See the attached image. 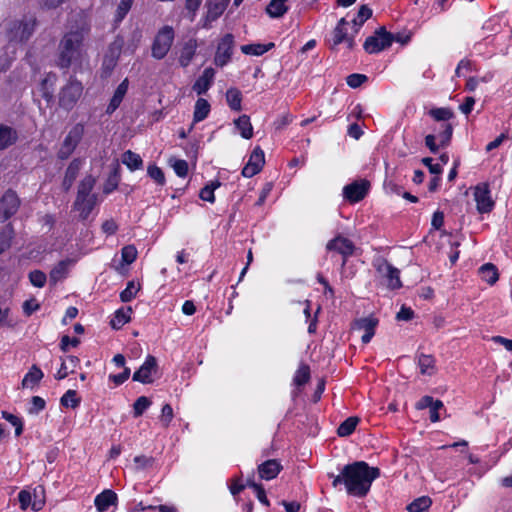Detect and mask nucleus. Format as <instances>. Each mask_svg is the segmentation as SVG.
<instances>
[{
	"mask_svg": "<svg viewBox=\"0 0 512 512\" xmlns=\"http://www.w3.org/2000/svg\"><path fill=\"white\" fill-rule=\"evenodd\" d=\"M388 38L390 37L391 38V44L393 42H397V43H400L401 45H406L408 44L410 41H411V38H412V33L411 32H397V33H391L389 31H387V35H386Z\"/></svg>",
	"mask_w": 512,
	"mask_h": 512,
	"instance_id": "69168bd1",
	"label": "nucleus"
},
{
	"mask_svg": "<svg viewBox=\"0 0 512 512\" xmlns=\"http://www.w3.org/2000/svg\"><path fill=\"white\" fill-rule=\"evenodd\" d=\"M96 183V179L91 175H86L79 183L76 199L77 205L84 201V198L91 197V194Z\"/></svg>",
	"mask_w": 512,
	"mask_h": 512,
	"instance_id": "a878e982",
	"label": "nucleus"
},
{
	"mask_svg": "<svg viewBox=\"0 0 512 512\" xmlns=\"http://www.w3.org/2000/svg\"><path fill=\"white\" fill-rule=\"evenodd\" d=\"M311 378L310 367L306 363H301L293 376V383L297 387H302L309 382Z\"/></svg>",
	"mask_w": 512,
	"mask_h": 512,
	"instance_id": "79ce46f5",
	"label": "nucleus"
},
{
	"mask_svg": "<svg viewBox=\"0 0 512 512\" xmlns=\"http://www.w3.org/2000/svg\"><path fill=\"white\" fill-rule=\"evenodd\" d=\"M432 504V500L428 496H421L413 500L408 506L409 512H423L427 510Z\"/></svg>",
	"mask_w": 512,
	"mask_h": 512,
	"instance_id": "8fccbe9b",
	"label": "nucleus"
},
{
	"mask_svg": "<svg viewBox=\"0 0 512 512\" xmlns=\"http://www.w3.org/2000/svg\"><path fill=\"white\" fill-rule=\"evenodd\" d=\"M359 422H360V418L357 416L348 417L338 426L337 435L339 437L350 436L355 431Z\"/></svg>",
	"mask_w": 512,
	"mask_h": 512,
	"instance_id": "ea45409f",
	"label": "nucleus"
},
{
	"mask_svg": "<svg viewBox=\"0 0 512 512\" xmlns=\"http://www.w3.org/2000/svg\"><path fill=\"white\" fill-rule=\"evenodd\" d=\"M234 47H235V39H234L233 34L226 33L218 41L215 56H214V64L217 67H221V68L226 66L231 61Z\"/></svg>",
	"mask_w": 512,
	"mask_h": 512,
	"instance_id": "6e6552de",
	"label": "nucleus"
},
{
	"mask_svg": "<svg viewBox=\"0 0 512 512\" xmlns=\"http://www.w3.org/2000/svg\"><path fill=\"white\" fill-rule=\"evenodd\" d=\"M117 501V494L111 489H106L95 497L94 504L99 512H107L110 506L116 505Z\"/></svg>",
	"mask_w": 512,
	"mask_h": 512,
	"instance_id": "b1692460",
	"label": "nucleus"
},
{
	"mask_svg": "<svg viewBox=\"0 0 512 512\" xmlns=\"http://www.w3.org/2000/svg\"><path fill=\"white\" fill-rule=\"evenodd\" d=\"M373 267L381 276L385 275L392 269L393 265L385 258H377L373 261Z\"/></svg>",
	"mask_w": 512,
	"mask_h": 512,
	"instance_id": "e2e57ef3",
	"label": "nucleus"
},
{
	"mask_svg": "<svg viewBox=\"0 0 512 512\" xmlns=\"http://www.w3.org/2000/svg\"><path fill=\"white\" fill-rule=\"evenodd\" d=\"M155 459L152 456L138 455L134 457V463L138 470L151 468L154 465Z\"/></svg>",
	"mask_w": 512,
	"mask_h": 512,
	"instance_id": "0e129e2a",
	"label": "nucleus"
},
{
	"mask_svg": "<svg viewBox=\"0 0 512 512\" xmlns=\"http://www.w3.org/2000/svg\"><path fill=\"white\" fill-rule=\"evenodd\" d=\"M21 201L17 193L8 189L0 198V222H5L19 210Z\"/></svg>",
	"mask_w": 512,
	"mask_h": 512,
	"instance_id": "9d476101",
	"label": "nucleus"
},
{
	"mask_svg": "<svg viewBox=\"0 0 512 512\" xmlns=\"http://www.w3.org/2000/svg\"><path fill=\"white\" fill-rule=\"evenodd\" d=\"M137 249L134 245H126L121 249V261L123 264L130 265L137 259Z\"/></svg>",
	"mask_w": 512,
	"mask_h": 512,
	"instance_id": "5fc2aeb1",
	"label": "nucleus"
},
{
	"mask_svg": "<svg viewBox=\"0 0 512 512\" xmlns=\"http://www.w3.org/2000/svg\"><path fill=\"white\" fill-rule=\"evenodd\" d=\"M44 374L42 370L37 366L33 365L29 371L25 374L23 380H22V386L23 387H34L35 385H38L39 382L42 380Z\"/></svg>",
	"mask_w": 512,
	"mask_h": 512,
	"instance_id": "58836bf2",
	"label": "nucleus"
},
{
	"mask_svg": "<svg viewBox=\"0 0 512 512\" xmlns=\"http://www.w3.org/2000/svg\"><path fill=\"white\" fill-rule=\"evenodd\" d=\"M428 115L435 121L445 123H448V121L454 117L453 111L448 107L432 108L429 110Z\"/></svg>",
	"mask_w": 512,
	"mask_h": 512,
	"instance_id": "a18cd8bd",
	"label": "nucleus"
},
{
	"mask_svg": "<svg viewBox=\"0 0 512 512\" xmlns=\"http://www.w3.org/2000/svg\"><path fill=\"white\" fill-rule=\"evenodd\" d=\"M442 130L438 134L441 147H446L450 144L453 135V126L451 123H444L441 125Z\"/></svg>",
	"mask_w": 512,
	"mask_h": 512,
	"instance_id": "6e6d98bb",
	"label": "nucleus"
},
{
	"mask_svg": "<svg viewBox=\"0 0 512 512\" xmlns=\"http://www.w3.org/2000/svg\"><path fill=\"white\" fill-rule=\"evenodd\" d=\"M147 175L158 185L164 186L166 184V178L163 170L155 163H151L147 167Z\"/></svg>",
	"mask_w": 512,
	"mask_h": 512,
	"instance_id": "09e8293b",
	"label": "nucleus"
},
{
	"mask_svg": "<svg viewBox=\"0 0 512 512\" xmlns=\"http://www.w3.org/2000/svg\"><path fill=\"white\" fill-rule=\"evenodd\" d=\"M387 30L384 26L377 28L373 35L367 37L363 49L368 54H377L391 46V38L387 37Z\"/></svg>",
	"mask_w": 512,
	"mask_h": 512,
	"instance_id": "0eeeda50",
	"label": "nucleus"
},
{
	"mask_svg": "<svg viewBox=\"0 0 512 512\" xmlns=\"http://www.w3.org/2000/svg\"><path fill=\"white\" fill-rule=\"evenodd\" d=\"M221 186V183L220 181L218 180H215V181H211L209 184L205 185L201 190H200V193H199V197L200 199H202L203 201H207V202H210V203H214L215 202V195H214V191Z\"/></svg>",
	"mask_w": 512,
	"mask_h": 512,
	"instance_id": "de8ad7c7",
	"label": "nucleus"
},
{
	"mask_svg": "<svg viewBox=\"0 0 512 512\" xmlns=\"http://www.w3.org/2000/svg\"><path fill=\"white\" fill-rule=\"evenodd\" d=\"M15 237V230L12 223L6 224L0 230V255L6 252L12 245Z\"/></svg>",
	"mask_w": 512,
	"mask_h": 512,
	"instance_id": "7c9ffc66",
	"label": "nucleus"
},
{
	"mask_svg": "<svg viewBox=\"0 0 512 512\" xmlns=\"http://www.w3.org/2000/svg\"><path fill=\"white\" fill-rule=\"evenodd\" d=\"M2 418L15 427V436L19 437L23 433L24 424L20 417L8 412L2 411Z\"/></svg>",
	"mask_w": 512,
	"mask_h": 512,
	"instance_id": "603ef678",
	"label": "nucleus"
},
{
	"mask_svg": "<svg viewBox=\"0 0 512 512\" xmlns=\"http://www.w3.org/2000/svg\"><path fill=\"white\" fill-rule=\"evenodd\" d=\"M82 166V160L80 158H74L68 165L65 171V175L62 181V189L65 192H68L73 186L74 181L76 180L79 171Z\"/></svg>",
	"mask_w": 512,
	"mask_h": 512,
	"instance_id": "5701e85b",
	"label": "nucleus"
},
{
	"mask_svg": "<svg viewBox=\"0 0 512 512\" xmlns=\"http://www.w3.org/2000/svg\"><path fill=\"white\" fill-rule=\"evenodd\" d=\"M474 200L480 214L490 213L495 206L488 183H479L474 188Z\"/></svg>",
	"mask_w": 512,
	"mask_h": 512,
	"instance_id": "9b49d317",
	"label": "nucleus"
},
{
	"mask_svg": "<svg viewBox=\"0 0 512 512\" xmlns=\"http://www.w3.org/2000/svg\"><path fill=\"white\" fill-rule=\"evenodd\" d=\"M481 279L489 285L495 284L499 279L497 267L492 263H485L479 268Z\"/></svg>",
	"mask_w": 512,
	"mask_h": 512,
	"instance_id": "473e14b6",
	"label": "nucleus"
},
{
	"mask_svg": "<svg viewBox=\"0 0 512 512\" xmlns=\"http://www.w3.org/2000/svg\"><path fill=\"white\" fill-rule=\"evenodd\" d=\"M215 71L213 68H205L202 74L194 82L192 89L197 95L205 94L211 87Z\"/></svg>",
	"mask_w": 512,
	"mask_h": 512,
	"instance_id": "4be33fe9",
	"label": "nucleus"
},
{
	"mask_svg": "<svg viewBox=\"0 0 512 512\" xmlns=\"http://www.w3.org/2000/svg\"><path fill=\"white\" fill-rule=\"evenodd\" d=\"M197 47V41L194 38H191L184 43L179 56V64L181 67L186 68L190 65L196 54Z\"/></svg>",
	"mask_w": 512,
	"mask_h": 512,
	"instance_id": "393cba45",
	"label": "nucleus"
},
{
	"mask_svg": "<svg viewBox=\"0 0 512 512\" xmlns=\"http://www.w3.org/2000/svg\"><path fill=\"white\" fill-rule=\"evenodd\" d=\"M157 368V359L152 355H148L144 363L133 373L132 380L142 384H151L154 382L152 375L156 373Z\"/></svg>",
	"mask_w": 512,
	"mask_h": 512,
	"instance_id": "dca6fc26",
	"label": "nucleus"
},
{
	"mask_svg": "<svg viewBox=\"0 0 512 512\" xmlns=\"http://www.w3.org/2000/svg\"><path fill=\"white\" fill-rule=\"evenodd\" d=\"M415 408L417 410H424L426 408H429V419L431 422L435 423L440 420L439 411L441 409H444V404L440 399H434L432 396L425 395L419 399V401L415 405Z\"/></svg>",
	"mask_w": 512,
	"mask_h": 512,
	"instance_id": "f3484780",
	"label": "nucleus"
},
{
	"mask_svg": "<svg viewBox=\"0 0 512 512\" xmlns=\"http://www.w3.org/2000/svg\"><path fill=\"white\" fill-rule=\"evenodd\" d=\"M96 202L97 195H92L91 197L84 198V201L79 205H77V200H75L73 204V209L79 212V217L81 220H86L93 211Z\"/></svg>",
	"mask_w": 512,
	"mask_h": 512,
	"instance_id": "bb28decb",
	"label": "nucleus"
},
{
	"mask_svg": "<svg viewBox=\"0 0 512 512\" xmlns=\"http://www.w3.org/2000/svg\"><path fill=\"white\" fill-rule=\"evenodd\" d=\"M75 260L71 258H66L64 260L59 261L50 271L49 278L50 282L55 285L59 281L65 279L69 274L70 266L75 264Z\"/></svg>",
	"mask_w": 512,
	"mask_h": 512,
	"instance_id": "412c9836",
	"label": "nucleus"
},
{
	"mask_svg": "<svg viewBox=\"0 0 512 512\" xmlns=\"http://www.w3.org/2000/svg\"><path fill=\"white\" fill-rule=\"evenodd\" d=\"M17 139L18 135L16 130L3 124L0 125V151L14 144Z\"/></svg>",
	"mask_w": 512,
	"mask_h": 512,
	"instance_id": "c756f323",
	"label": "nucleus"
},
{
	"mask_svg": "<svg viewBox=\"0 0 512 512\" xmlns=\"http://www.w3.org/2000/svg\"><path fill=\"white\" fill-rule=\"evenodd\" d=\"M372 16V9L368 5H361L352 23L356 28L355 32Z\"/></svg>",
	"mask_w": 512,
	"mask_h": 512,
	"instance_id": "49530a36",
	"label": "nucleus"
},
{
	"mask_svg": "<svg viewBox=\"0 0 512 512\" xmlns=\"http://www.w3.org/2000/svg\"><path fill=\"white\" fill-rule=\"evenodd\" d=\"M385 278L388 280L389 288L394 290L402 287L400 271L396 267L393 266L392 269L385 275Z\"/></svg>",
	"mask_w": 512,
	"mask_h": 512,
	"instance_id": "13d9d810",
	"label": "nucleus"
},
{
	"mask_svg": "<svg viewBox=\"0 0 512 512\" xmlns=\"http://www.w3.org/2000/svg\"><path fill=\"white\" fill-rule=\"evenodd\" d=\"M28 278H29L30 283L34 287H37V288L44 287L47 282L46 274L43 271L38 270V269L29 272Z\"/></svg>",
	"mask_w": 512,
	"mask_h": 512,
	"instance_id": "4d7b16f0",
	"label": "nucleus"
},
{
	"mask_svg": "<svg viewBox=\"0 0 512 512\" xmlns=\"http://www.w3.org/2000/svg\"><path fill=\"white\" fill-rule=\"evenodd\" d=\"M122 163L126 165L130 171H135L143 167L141 156L131 150H127L123 153Z\"/></svg>",
	"mask_w": 512,
	"mask_h": 512,
	"instance_id": "4c0bfd02",
	"label": "nucleus"
},
{
	"mask_svg": "<svg viewBox=\"0 0 512 512\" xmlns=\"http://www.w3.org/2000/svg\"><path fill=\"white\" fill-rule=\"evenodd\" d=\"M378 324L379 319L374 315H369L367 317L355 319L352 323V329L363 331L361 341L363 344H368L374 337Z\"/></svg>",
	"mask_w": 512,
	"mask_h": 512,
	"instance_id": "ddd939ff",
	"label": "nucleus"
},
{
	"mask_svg": "<svg viewBox=\"0 0 512 512\" xmlns=\"http://www.w3.org/2000/svg\"><path fill=\"white\" fill-rule=\"evenodd\" d=\"M174 417L173 408L170 404L163 405L161 409L160 422L163 427L167 428Z\"/></svg>",
	"mask_w": 512,
	"mask_h": 512,
	"instance_id": "338daca9",
	"label": "nucleus"
},
{
	"mask_svg": "<svg viewBox=\"0 0 512 512\" xmlns=\"http://www.w3.org/2000/svg\"><path fill=\"white\" fill-rule=\"evenodd\" d=\"M229 2L230 0H206V13L202 19V27L210 29L211 24L224 13Z\"/></svg>",
	"mask_w": 512,
	"mask_h": 512,
	"instance_id": "2eb2a0df",
	"label": "nucleus"
},
{
	"mask_svg": "<svg viewBox=\"0 0 512 512\" xmlns=\"http://www.w3.org/2000/svg\"><path fill=\"white\" fill-rule=\"evenodd\" d=\"M83 93V85L77 79L71 77L69 81L61 88L58 95L59 106L71 111L81 98Z\"/></svg>",
	"mask_w": 512,
	"mask_h": 512,
	"instance_id": "39448f33",
	"label": "nucleus"
},
{
	"mask_svg": "<svg viewBox=\"0 0 512 512\" xmlns=\"http://www.w3.org/2000/svg\"><path fill=\"white\" fill-rule=\"evenodd\" d=\"M37 20L32 15H25L21 19L11 20L7 24L6 38L9 44L25 43L35 31Z\"/></svg>",
	"mask_w": 512,
	"mask_h": 512,
	"instance_id": "7ed1b4c3",
	"label": "nucleus"
},
{
	"mask_svg": "<svg viewBox=\"0 0 512 512\" xmlns=\"http://www.w3.org/2000/svg\"><path fill=\"white\" fill-rule=\"evenodd\" d=\"M211 111V105L210 103L204 99L199 97L194 106V112H193V123H198L203 120H205L209 113Z\"/></svg>",
	"mask_w": 512,
	"mask_h": 512,
	"instance_id": "c85d7f7f",
	"label": "nucleus"
},
{
	"mask_svg": "<svg viewBox=\"0 0 512 512\" xmlns=\"http://www.w3.org/2000/svg\"><path fill=\"white\" fill-rule=\"evenodd\" d=\"M242 99V93L238 88L230 87L226 91V101L232 111L239 112L242 110Z\"/></svg>",
	"mask_w": 512,
	"mask_h": 512,
	"instance_id": "72a5a7b5",
	"label": "nucleus"
},
{
	"mask_svg": "<svg viewBox=\"0 0 512 512\" xmlns=\"http://www.w3.org/2000/svg\"><path fill=\"white\" fill-rule=\"evenodd\" d=\"M347 25H348V22L346 21L345 18H341L338 21L336 27L332 31V38H331L332 48L338 46L339 44H341L342 42L345 41V39L347 37Z\"/></svg>",
	"mask_w": 512,
	"mask_h": 512,
	"instance_id": "e433bc0d",
	"label": "nucleus"
},
{
	"mask_svg": "<svg viewBox=\"0 0 512 512\" xmlns=\"http://www.w3.org/2000/svg\"><path fill=\"white\" fill-rule=\"evenodd\" d=\"M283 470V466L278 459H268L258 465L257 471L260 479L273 480Z\"/></svg>",
	"mask_w": 512,
	"mask_h": 512,
	"instance_id": "a211bd4d",
	"label": "nucleus"
},
{
	"mask_svg": "<svg viewBox=\"0 0 512 512\" xmlns=\"http://www.w3.org/2000/svg\"><path fill=\"white\" fill-rule=\"evenodd\" d=\"M81 404V398L77 396V391L67 390L60 398V405L66 408L76 409Z\"/></svg>",
	"mask_w": 512,
	"mask_h": 512,
	"instance_id": "c03bdc74",
	"label": "nucleus"
},
{
	"mask_svg": "<svg viewBox=\"0 0 512 512\" xmlns=\"http://www.w3.org/2000/svg\"><path fill=\"white\" fill-rule=\"evenodd\" d=\"M57 80L58 77L56 73L49 72L40 82L39 91L41 93V96L43 97V99H45L48 105L54 101V90Z\"/></svg>",
	"mask_w": 512,
	"mask_h": 512,
	"instance_id": "6ab92c4d",
	"label": "nucleus"
},
{
	"mask_svg": "<svg viewBox=\"0 0 512 512\" xmlns=\"http://www.w3.org/2000/svg\"><path fill=\"white\" fill-rule=\"evenodd\" d=\"M265 164V154L260 146H256L241 171V175L245 178H251L261 172Z\"/></svg>",
	"mask_w": 512,
	"mask_h": 512,
	"instance_id": "4468645a",
	"label": "nucleus"
},
{
	"mask_svg": "<svg viewBox=\"0 0 512 512\" xmlns=\"http://www.w3.org/2000/svg\"><path fill=\"white\" fill-rule=\"evenodd\" d=\"M370 189V182L367 179L353 181L344 186L343 196L351 204L358 203L363 200Z\"/></svg>",
	"mask_w": 512,
	"mask_h": 512,
	"instance_id": "f8f14e48",
	"label": "nucleus"
},
{
	"mask_svg": "<svg viewBox=\"0 0 512 512\" xmlns=\"http://www.w3.org/2000/svg\"><path fill=\"white\" fill-rule=\"evenodd\" d=\"M287 10L286 0H271L266 6V13L271 18H280Z\"/></svg>",
	"mask_w": 512,
	"mask_h": 512,
	"instance_id": "a19ab883",
	"label": "nucleus"
},
{
	"mask_svg": "<svg viewBox=\"0 0 512 512\" xmlns=\"http://www.w3.org/2000/svg\"><path fill=\"white\" fill-rule=\"evenodd\" d=\"M175 32L172 26L165 25L156 33L152 46L151 55L157 60H162L170 51L174 42Z\"/></svg>",
	"mask_w": 512,
	"mask_h": 512,
	"instance_id": "20e7f679",
	"label": "nucleus"
},
{
	"mask_svg": "<svg viewBox=\"0 0 512 512\" xmlns=\"http://www.w3.org/2000/svg\"><path fill=\"white\" fill-rule=\"evenodd\" d=\"M326 249L340 254L342 257L341 266L344 267L349 257L354 255L356 246L349 238L337 235L327 242Z\"/></svg>",
	"mask_w": 512,
	"mask_h": 512,
	"instance_id": "1a4fd4ad",
	"label": "nucleus"
},
{
	"mask_svg": "<svg viewBox=\"0 0 512 512\" xmlns=\"http://www.w3.org/2000/svg\"><path fill=\"white\" fill-rule=\"evenodd\" d=\"M274 47H275V44L273 42H269L267 44L252 43V44L242 45L241 51L245 55L261 56V55L265 54L266 52L270 51Z\"/></svg>",
	"mask_w": 512,
	"mask_h": 512,
	"instance_id": "2f4dec72",
	"label": "nucleus"
},
{
	"mask_svg": "<svg viewBox=\"0 0 512 512\" xmlns=\"http://www.w3.org/2000/svg\"><path fill=\"white\" fill-rule=\"evenodd\" d=\"M80 344V339L77 337H70L68 335H63L61 337L59 348L63 353H67L69 351V347L76 348Z\"/></svg>",
	"mask_w": 512,
	"mask_h": 512,
	"instance_id": "680f3d73",
	"label": "nucleus"
},
{
	"mask_svg": "<svg viewBox=\"0 0 512 512\" xmlns=\"http://www.w3.org/2000/svg\"><path fill=\"white\" fill-rule=\"evenodd\" d=\"M90 25L83 22L67 31L59 41L56 65L60 69H69L71 65L82 58L84 41L90 33Z\"/></svg>",
	"mask_w": 512,
	"mask_h": 512,
	"instance_id": "f03ea898",
	"label": "nucleus"
},
{
	"mask_svg": "<svg viewBox=\"0 0 512 512\" xmlns=\"http://www.w3.org/2000/svg\"><path fill=\"white\" fill-rule=\"evenodd\" d=\"M132 309L131 307H121L117 309L114 313L113 318L110 320V325L113 329L119 330L121 329L126 323L130 322Z\"/></svg>",
	"mask_w": 512,
	"mask_h": 512,
	"instance_id": "cd10ccee",
	"label": "nucleus"
},
{
	"mask_svg": "<svg viewBox=\"0 0 512 512\" xmlns=\"http://www.w3.org/2000/svg\"><path fill=\"white\" fill-rule=\"evenodd\" d=\"M133 1L134 0H120L114 16L115 23L118 24L124 20L133 5Z\"/></svg>",
	"mask_w": 512,
	"mask_h": 512,
	"instance_id": "3c124183",
	"label": "nucleus"
},
{
	"mask_svg": "<svg viewBox=\"0 0 512 512\" xmlns=\"http://www.w3.org/2000/svg\"><path fill=\"white\" fill-rule=\"evenodd\" d=\"M234 124L236 128L240 131V135L244 139H251L253 137V126L250 121V117L246 114L239 116Z\"/></svg>",
	"mask_w": 512,
	"mask_h": 512,
	"instance_id": "f704fd0d",
	"label": "nucleus"
},
{
	"mask_svg": "<svg viewBox=\"0 0 512 512\" xmlns=\"http://www.w3.org/2000/svg\"><path fill=\"white\" fill-rule=\"evenodd\" d=\"M368 80V77L364 74L353 73L347 76L346 83L351 88H358L364 82Z\"/></svg>",
	"mask_w": 512,
	"mask_h": 512,
	"instance_id": "774afa93",
	"label": "nucleus"
},
{
	"mask_svg": "<svg viewBox=\"0 0 512 512\" xmlns=\"http://www.w3.org/2000/svg\"><path fill=\"white\" fill-rule=\"evenodd\" d=\"M151 400L146 396H140L133 404V416L140 417L151 406Z\"/></svg>",
	"mask_w": 512,
	"mask_h": 512,
	"instance_id": "864d4df0",
	"label": "nucleus"
},
{
	"mask_svg": "<svg viewBox=\"0 0 512 512\" xmlns=\"http://www.w3.org/2000/svg\"><path fill=\"white\" fill-rule=\"evenodd\" d=\"M139 287L136 288L134 281H129L126 288L120 292V300L124 303L132 301L136 297Z\"/></svg>",
	"mask_w": 512,
	"mask_h": 512,
	"instance_id": "bf43d9fd",
	"label": "nucleus"
},
{
	"mask_svg": "<svg viewBox=\"0 0 512 512\" xmlns=\"http://www.w3.org/2000/svg\"><path fill=\"white\" fill-rule=\"evenodd\" d=\"M129 87V80L125 78L116 88L113 93L112 98L110 99L109 104L106 107V114L112 115L121 105L125 95L127 94Z\"/></svg>",
	"mask_w": 512,
	"mask_h": 512,
	"instance_id": "aec40b11",
	"label": "nucleus"
},
{
	"mask_svg": "<svg viewBox=\"0 0 512 512\" xmlns=\"http://www.w3.org/2000/svg\"><path fill=\"white\" fill-rule=\"evenodd\" d=\"M84 131V125L82 123L75 124L69 130L57 152L58 159L67 160L71 156L82 140Z\"/></svg>",
	"mask_w": 512,
	"mask_h": 512,
	"instance_id": "423d86ee",
	"label": "nucleus"
},
{
	"mask_svg": "<svg viewBox=\"0 0 512 512\" xmlns=\"http://www.w3.org/2000/svg\"><path fill=\"white\" fill-rule=\"evenodd\" d=\"M435 358L432 355L420 354L418 357V366L421 374L432 375L435 370Z\"/></svg>",
	"mask_w": 512,
	"mask_h": 512,
	"instance_id": "37998d69",
	"label": "nucleus"
},
{
	"mask_svg": "<svg viewBox=\"0 0 512 512\" xmlns=\"http://www.w3.org/2000/svg\"><path fill=\"white\" fill-rule=\"evenodd\" d=\"M379 476L380 469L369 466L365 461H355L345 465L338 475L328 473V477L332 479L333 488L338 489L340 485H344L348 495L359 498L369 493L373 481Z\"/></svg>",
	"mask_w": 512,
	"mask_h": 512,
	"instance_id": "f257e3e1",
	"label": "nucleus"
},
{
	"mask_svg": "<svg viewBox=\"0 0 512 512\" xmlns=\"http://www.w3.org/2000/svg\"><path fill=\"white\" fill-rule=\"evenodd\" d=\"M171 166L178 177L185 178L188 175L189 166L186 160L175 159Z\"/></svg>",
	"mask_w": 512,
	"mask_h": 512,
	"instance_id": "052dcab7",
	"label": "nucleus"
},
{
	"mask_svg": "<svg viewBox=\"0 0 512 512\" xmlns=\"http://www.w3.org/2000/svg\"><path fill=\"white\" fill-rule=\"evenodd\" d=\"M121 175H120V166L117 164L109 173L104 186L103 193L110 194L115 191L120 183Z\"/></svg>",
	"mask_w": 512,
	"mask_h": 512,
	"instance_id": "c9c22d12",
	"label": "nucleus"
}]
</instances>
